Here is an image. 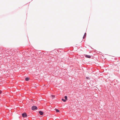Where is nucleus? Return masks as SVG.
I'll use <instances>...</instances> for the list:
<instances>
[{
  "mask_svg": "<svg viewBox=\"0 0 120 120\" xmlns=\"http://www.w3.org/2000/svg\"><path fill=\"white\" fill-rule=\"evenodd\" d=\"M22 116L24 118L26 117L27 116V115L26 112L23 113L22 114Z\"/></svg>",
  "mask_w": 120,
  "mask_h": 120,
  "instance_id": "1",
  "label": "nucleus"
},
{
  "mask_svg": "<svg viewBox=\"0 0 120 120\" xmlns=\"http://www.w3.org/2000/svg\"><path fill=\"white\" fill-rule=\"evenodd\" d=\"M37 109V107L35 106H33L31 108V109L32 110H35Z\"/></svg>",
  "mask_w": 120,
  "mask_h": 120,
  "instance_id": "2",
  "label": "nucleus"
},
{
  "mask_svg": "<svg viewBox=\"0 0 120 120\" xmlns=\"http://www.w3.org/2000/svg\"><path fill=\"white\" fill-rule=\"evenodd\" d=\"M39 112L40 114L41 115H43L44 113L43 112L41 111H39Z\"/></svg>",
  "mask_w": 120,
  "mask_h": 120,
  "instance_id": "3",
  "label": "nucleus"
},
{
  "mask_svg": "<svg viewBox=\"0 0 120 120\" xmlns=\"http://www.w3.org/2000/svg\"><path fill=\"white\" fill-rule=\"evenodd\" d=\"M85 56L87 58H90L91 57V56L89 55H86Z\"/></svg>",
  "mask_w": 120,
  "mask_h": 120,
  "instance_id": "4",
  "label": "nucleus"
},
{
  "mask_svg": "<svg viewBox=\"0 0 120 120\" xmlns=\"http://www.w3.org/2000/svg\"><path fill=\"white\" fill-rule=\"evenodd\" d=\"M86 33H85L83 37V39H84L86 37Z\"/></svg>",
  "mask_w": 120,
  "mask_h": 120,
  "instance_id": "5",
  "label": "nucleus"
},
{
  "mask_svg": "<svg viewBox=\"0 0 120 120\" xmlns=\"http://www.w3.org/2000/svg\"><path fill=\"white\" fill-rule=\"evenodd\" d=\"M25 80L26 81H28L29 80V78L28 77L26 78L25 79Z\"/></svg>",
  "mask_w": 120,
  "mask_h": 120,
  "instance_id": "6",
  "label": "nucleus"
},
{
  "mask_svg": "<svg viewBox=\"0 0 120 120\" xmlns=\"http://www.w3.org/2000/svg\"><path fill=\"white\" fill-rule=\"evenodd\" d=\"M64 98L66 101L67 100V96H64Z\"/></svg>",
  "mask_w": 120,
  "mask_h": 120,
  "instance_id": "7",
  "label": "nucleus"
},
{
  "mask_svg": "<svg viewBox=\"0 0 120 120\" xmlns=\"http://www.w3.org/2000/svg\"><path fill=\"white\" fill-rule=\"evenodd\" d=\"M62 100L64 102H65L66 101L65 99H64L63 98H62Z\"/></svg>",
  "mask_w": 120,
  "mask_h": 120,
  "instance_id": "8",
  "label": "nucleus"
},
{
  "mask_svg": "<svg viewBox=\"0 0 120 120\" xmlns=\"http://www.w3.org/2000/svg\"><path fill=\"white\" fill-rule=\"evenodd\" d=\"M56 112H59V110L58 109H56Z\"/></svg>",
  "mask_w": 120,
  "mask_h": 120,
  "instance_id": "9",
  "label": "nucleus"
},
{
  "mask_svg": "<svg viewBox=\"0 0 120 120\" xmlns=\"http://www.w3.org/2000/svg\"><path fill=\"white\" fill-rule=\"evenodd\" d=\"M86 79H89V80L90 79V78H89V77H86Z\"/></svg>",
  "mask_w": 120,
  "mask_h": 120,
  "instance_id": "10",
  "label": "nucleus"
},
{
  "mask_svg": "<svg viewBox=\"0 0 120 120\" xmlns=\"http://www.w3.org/2000/svg\"><path fill=\"white\" fill-rule=\"evenodd\" d=\"M55 97V96L54 95H52V97L54 98V97Z\"/></svg>",
  "mask_w": 120,
  "mask_h": 120,
  "instance_id": "11",
  "label": "nucleus"
},
{
  "mask_svg": "<svg viewBox=\"0 0 120 120\" xmlns=\"http://www.w3.org/2000/svg\"><path fill=\"white\" fill-rule=\"evenodd\" d=\"M2 91L1 90H0V94H1L2 93Z\"/></svg>",
  "mask_w": 120,
  "mask_h": 120,
  "instance_id": "12",
  "label": "nucleus"
}]
</instances>
